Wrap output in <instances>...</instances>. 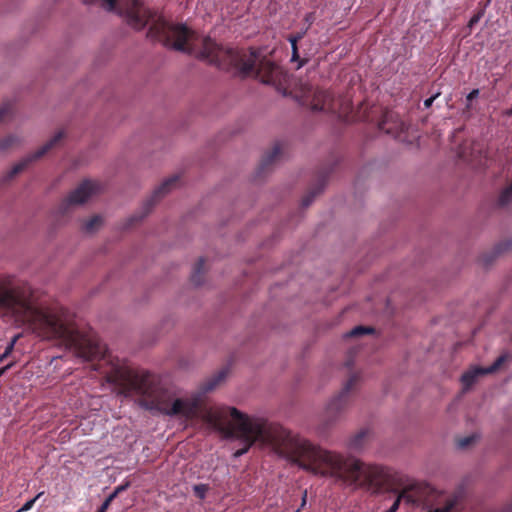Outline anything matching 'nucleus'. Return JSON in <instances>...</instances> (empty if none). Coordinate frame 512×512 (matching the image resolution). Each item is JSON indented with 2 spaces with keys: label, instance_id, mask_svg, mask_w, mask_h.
<instances>
[{
  "label": "nucleus",
  "instance_id": "f257e3e1",
  "mask_svg": "<svg viewBox=\"0 0 512 512\" xmlns=\"http://www.w3.org/2000/svg\"><path fill=\"white\" fill-rule=\"evenodd\" d=\"M227 376L222 369L205 380L199 391L187 398L173 399L172 394L160 387L153 375L138 373L126 366L115 365L107 374V381L116 385L124 396H139L141 404L149 410H157L168 416H182L187 420H202L224 438H237L244 443L234 452L238 458L257 442L269 446L279 456L297 464L314 475L335 477L353 483L359 482L373 494L383 491L396 492L404 476L386 466L366 464L358 459L345 458L341 454L324 450L309 440L292 434L279 424L262 418H252L235 407L207 408L203 397L214 390Z\"/></svg>",
  "mask_w": 512,
  "mask_h": 512
},
{
  "label": "nucleus",
  "instance_id": "f03ea898",
  "mask_svg": "<svg viewBox=\"0 0 512 512\" xmlns=\"http://www.w3.org/2000/svg\"><path fill=\"white\" fill-rule=\"evenodd\" d=\"M119 13L125 15L130 26L143 29L151 22L147 37L164 46L208 61L225 71L241 76H253L262 83L279 86L285 78L282 68L260 55L254 49L224 48L210 37H199L183 24H172L155 11L146 8L140 0H119Z\"/></svg>",
  "mask_w": 512,
  "mask_h": 512
},
{
  "label": "nucleus",
  "instance_id": "7ed1b4c3",
  "mask_svg": "<svg viewBox=\"0 0 512 512\" xmlns=\"http://www.w3.org/2000/svg\"><path fill=\"white\" fill-rule=\"evenodd\" d=\"M0 315L11 316L15 322L28 325L38 336L56 340L73 348L85 361L104 360L106 346L96 335L80 334L73 326L72 315L63 308H41L29 286L0 284Z\"/></svg>",
  "mask_w": 512,
  "mask_h": 512
},
{
  "label": "nucleus",
  "instance_id": "20e7f679",
  "mask_svg": "<svg viewBox=\"0 0 512 512\" xmlns=\"http://www.w3.org/2000/svg\"><path fill=\"white\" fill-rule=\"evenodd\" d=\"M379 112L382 114L381 119L378 121L379 130L385 132L386 134L395 135L402 129V122L396 113L390 110H382L378 107H371L368 111L367 105L365 103L360 104L359 110L357 112V118L362 121L373 122V114Z\"/></svg>",
  "mask_w": 512,
  "mask_h": 512
},
{
  "label": "nucleus",
  "instance_id": "39448f33",
  "mask_svg": "<svg viewBox=\"0 0 512 512\" xmlns=\"http://www.w3.org/2000/svg\"><path fill=\"white\" fill-rule=\"evenodd\" d=\"M359 381L360 375L358 373L352 374L344 384L341 392L329 402L326 414L330 421H333L349 405L351 394L356 390Z\"/></svg>",
  "mask_w": 512,
  "mask_h": 512
},
{
  "label": "nucleus",
  "instance_id": "423d86ee",
  "mask_svg": "<svg viewBox=\"0 0 512 512\" xmlns=\"http://www.w3.org/2000/svg\"><path fill=\"white\" fill-rule=\"evenodd\" d=\"M179 182V176L174 175L168 179H166L163 183H161L152 193L151 197L147 199L142 207V211L140 214H135L131 216L126 223V228L132 227L135 223L141 221L145 216L149 214L152 207L158 202L162 197H164L168 192L177 187Z\"/></svg>",
  "mask_w": 512,
  "mask_h": 512
},
{
  "label": "nucleus",
  "instance_id": "0eeeda50",
  "mask_svg": "<svg viewBox=\"0 0 512 512\" xmlns=\"http://www.w3.org/2000/svg\"><path fill=\"white\" fill-rule=\"evenodd\" d=\"M303 103L309 105L315 111L337 112L336 101L330 92L322 89L309 88L304 92Z\"/></svg>",
  "mask_w": 512,
  "mask_h": 512
},
{
  "label": "nucleus",
  "instance_id": "6e6552de",
  "mask_svg": "<svg viewBox=\"0 0 512 512\" xmlns=\"http://www.w3.org/2000/svg\"><path fill=\"white\" fill-rule=\"evenodd\" d=\"M100 185L98 182L85 180L79 186L73 190L67 198L61 203L59 209L62 214L67 213L68 208L71 205L83 204L93 194L98 192Z\"/></svg>",
  "mask_w": 512,
  "mask_h": 512
},
{
  "label": "nucleus",
  "instance_id": "1a4fd4ad",
  "mask_svg": "<svg viewBox=\"0 0 512 512\" xmlns=\"http://www.w3.org/2000/svg\"><path fill=\"white\" fill-rule=\"evenodd\" d=\"M63 137H64V133L62 131H59L58 133H56L48 142H46L37 151L28 155L22 161H20L16 165H14L12 167V169L10 171H8V173L6 175V179L7 180L12 179L17 174H19L21 171H23L31 162L44 156L49 150L54 148L63 139Z\"/></svg>",
  "mask_w": 512,
  "mask_h": 512
},
{
  "label": "nucleus",
  "instance_id": "9d476101",
  "mask_svg": "<svg viewBox=\"0 0 512 512\" xmlns=\"http://www.w3.org/2000/svg\"><path fill=\"white\" fill-rule=\"evenodd\" d=\"M505 360V356H500L494 361L492 365H490L487 368L476 367L466 371L461 377V382L464 388H470L475 383L479 376L490 374L497 371L503 365Z\"/></svg>",
  "mask_w": 512,
  "mask_h": 512
},
{
  "label": "nucleus",
  "instance_id": "9b49d317",
  "mask_svg": "<svg viewBox=\"0 0 512 512\" xmlns=\"http://www.w3.org/2000/svg\"><path fill=\"white\" fill-rule=\"evenodd\" d=\"M280 155H281V145L279 143H276L271 148V150H269L268 152H266L263 155L261 162L259 164V167H258V171H257L258 175L261 176L266 171H268L271 168V166L280 158Z\"/></svg>",
  "mask_w": 512,
  "mask_h": 512
},
{
  "label": "nucleus",
  "instance_id": "f8f14e48",
  "mask_svg": "<svg viewBox=\"0 0 512 512\" xmlns=\"http://www.w3.org/2000/svg\"><path fill=\"white\" fill-rule=\"evenodd\" d=\"M369 438L370 431L368 429H361L349 439L347 446L350 450L360 451L368 443Z\"/></svg>",
  "mask_w": 512,
  "mask_h": 512
},
{
  "label": "nucleus",
  "instance_id": "ddd939ff",
  "mask_svg": "<svg viewBox=\"0 0 512 512\" xmlns=\"http://www.w3.org/2000/svg\"><path fill=\"white\" fill-rule=\"evenodd\" d=\"M204 258H200L195 264L190 280L195 286H199L203 283L204 280Z\"/></svg>",
  "mask_w": 512,
  "mask_h": 512
},
{
  "label": "nucleus",
  "instance_id": "4468645a",
  "mask_svg": "<svg viewBox=\"0 0 512 512\" xmlns=\"http://www.w3.org/2000/svg\"><path fill=\"white\" fill-rule=\"evenodd\" d=\"M402 499H407V501L409 502H416V501H422L423 499L421 497H419L418 499L414 500L412 499L411 496L407 495V492L405 490L401 491L396 499L394 500L392 506L386 510L385 512H397V510L399 509V506H400V503H401V500Z\"/></svg>",
  "mask_w": 512,
  "mask_h": 512
},
{
  "label": "nucleus",
  "instance_id": "2eb2a0df",
  "mask_svg": "<svg viewBox=\"0 0 512 512\" xmlns=\"http://www.w3.org/2000/svg\"><path fill=\"white\" fill-rule=\"evenodd\" d=\"M323 189V184L321 183L317 187L311 189L304 197L302 198L301 205L303 208H307L315 199V197L321 193Z\"/></svg>",
  "mask_w": 512,
  "mask_h": 512
},
{
  "label": "nucleus",
  "instance_id": "dca6fc26",
  "mask_svg": "<svg viewBox=\"0 0 512 512\" xmlns=\"http://www.w3.org/2000/svg\"><path fill=\"white\" fill-rule=\"evenodd\" d=\"M102 223V219L100 216H93L92 218H90L89 220H87L85 223H84V230L86 232H94L96 229H98L100 227Z\"/></svg>",
  "mask_w": 512,
  "mask_h": 512
},
{
  "label": "nucleus",
  "instance_id": "f3484780",
  "mask_svg": "<svg viewBox=\"0 0 512 512\" xmlns=\"http://www.w3.org/2000/svg\"><path fill=\"white\" fill-rule=\"evenodd\" d=\"M13 112V103L11 101H6L0 107V122L6 121L9 119Z\"/></svg>",
  "mask_w": 512,
  "mask_h": 512
},
{
  "label": "nucleus",
  "instance_id": "a211bd4d",
  "mask_svg": "<svg viewBox=\"0 0 512 512\" xmlns=\"http://www.w3.org/2000/svg\"><path fill=\"white\" fill-rule=\"evenodd\" d=\"M512 201V187H506L499 195L498 205L504 207Z\"/></svg>",
  "mask_w": 512,
  "mask_h": 512
},
{
  "label": "nucleus",
  "instance_id": "6ab92c4d",
  "mask_svg": "<svg viewBox=\"0 0 512 512\" xmlns=\"http://www.w3.org/2000/svg\"><path fill=\"white\" fill-rule=\"evenodd\" d=\"M302 34L298 33L297 35H293V36H290L289 37V41L291 43V47H292V57H291V60L292 61H298L300 59L299 57V53H298V47H297V43L300 39H302Z\"/></svg>",
  "mask_w": 512,
  "mask_h": 512
},
{
  "label": "nucleus",
  "instance_id": "aec40b11",
  "mask_svg": "<svg viewBox=\"0 0 512 512\" xmlns=\"http://www.w3.org/2000/svg\"><path fill=\"white\" fill-rule=\"evenodd\" d=\"M372 333H374V329L371 327L356 326L346 334V337H357V336H361V335H365V334H372Z\"/></svg>",
  "mask_w": 512,
  "mask_h": 512
},
{
  "label": "nucleus",
  "instance_id": "412c9836",
  "mask_svg": "<svg viewBox=\"0 0 512 512\" xmlns=\"http://www.w3.org/2000/svg\"><path fill=\"white\" fill-rule=\"evenodd\" d=\"M18 143V138L14 135H9L0 141V150L5 151Z\"/></svg>",
  "mask_w": 512,
  "mask_h": 512
},
{
  "label": "nucleus",
  "instance_id": "4be33fe9",
  "mask_svg": "<svg viewBox=\"0 0 512 512\" xmlns=\"http://www.w3.org/2000/svg\"><path fill=\"white\" fill-rule=\"evenodd\" d=\"M209 490V486L207 484H197L194 485L193 491L197 498L203 500L206 497V494Z\"/></svg>",
  "mask_w": 512,
  "mask_h": 512
},
{
  "label": "nucleus",
  "instance_id": "5701e85b",
  "mask_svg": "<svg viewBox=\"0 0 512 512\" xmlns=\"http://www.w3.org/2000/svg\"><path fill=\"white\" fill-rule=\"evenodd\" d=\"M475 440H476L475 435L466 436V437L460 438L458 440L457 444H458L459 448L465 449V448L469 447L472 443H474Z\"/></svg>",
  "mask_w": 512,
  "mask_h": 512
},
{
  "label": "nucleus",
  "instance_id": "b1692460",
  "mask_svg": "<svg viewBox=\"0 0 512 512\" xmlns=\"http://www.w3.org/2000/svg\"><path fill=\"white\" fill-rule=\"evenodd\" d=\"M42 495H43V492L38 493L33 499L27 501L17 512L30 510L33 507L36 500L39 499L40 496H42Z\"/></svg>",
  "mask_w": 512,
  "mask_h": 512
},
{
  "label": "nucleus",
  "instance_id": "393cba45",
  "mask_svg": "<svg viewBox=\"0 0 512 512\" xmlns=\"http://www.w3.org/2000/svg\"><path fill=\"white\" fill-rule=\"evenodd\" d=\"M484 15V9L480 10L479 12H477L468 22V27L472 28L475 24H477L480 19L483 17Z\"/></svg>",
  "mask_w": 512,
  "mask_h": 512
},
{
  "label": "nucleus",
  "instance_id": "a878e982",
  "mask_svg": "<svg viewBox=\"0 0 512 512\" xmlns=\"http://www.w3.org/2000/svg\"><path fill=\"white\" fill-rule=\"evenodd\" d=\"M128 487V484H125V485H119L118 487L115 488V490L108 496V497H111V500L113 501L119 493L125 491Z\"/></svg>",
  "mask_w": 512,
  "mask_h": 512
},
{
  "label": "nucleus",
  "instance_id": "bb28decb",
  "mask_svg": "<svg viewBox=\"0 0 512 512\" xmlns=\"http://www.w3.org/2000/svg\"><path fill=\"white\" fill-rule=\"evenodd\" d=\"M112 503L111 497H107L96 512H106Z\"/></svg>",
  "mask_w": 512,
  "mask_h": 512
},
{
  "label": "nucleus",
  "instance_id": "cd10ccee",
  "mask_svg": "<svg viewBox=\"0 0 512 512\" xmlns=\"http://www.w3.org/2000/svg\"><path fill=\"white\" fill-rule=\"evenodd\" d=\"M18 338H19V335L15 336L12 339V341L8 344V346L6 347V349L4 351L5 355L8 356L13 351L14 345H15L16 341L18 340Z\"/></svg>",
  "mask_w": 512,
  "mask_h": 512
},
{
  "label": "nucleus",
  "instance_id": "c85d7f7f",
  "mask_svg": "<svg viewBox=\"0 0 512 512\" xmlns=\"http://www.w3.org/2000/svg\"><path fill=\"white\" fill-rule=\"evenodd\" d=\"M18 338H19V335L15 336L12 339V341L8 344V346L6 347V349L4 351L5 355L8 356L13 351L14 345H15L16 341L18 340Z\"/></svg>",
  "mask_w": 512,
  "mask_h": 512
},
{
  "label": "nucleus",
  "instance_id": "c756f323",
  "mask_svg": "<svg viewBox=\"0 0 512 512\" xmlns=\"http://www.w3.org/2000/svg\"><path fill=\"white\" fill-rule=\"evenodd\" d=\"M107 10L115 11L117 8V0H105Z\"/></svg>",
  "mask_w": 512,
  "mask_h": 512
},
{
  "label": "nucleus",
  "instance_id": "7c9ffc66",
  "mask_svg": "<svg viewBox=\"0 0 512 512\" xmlns=\"http://www.w3.org/2000/svg\"><path fill=\"white\" fill-rule=\"evenodd\" d=\"M439 96V93H436L435 95L431 96L430 98L426 99L424 101V106L425 108H429L431 107V105L433 104L434 100Z\"/></svg>",
  "mask_w": 512,
  "mask_h": 512
},
{
  "label": "nucleus",
  "instance_id": "2f4dec72",
  "mask_svg": "<svg viewBox=\"0 0 512 512\" xmlns=\"http://www.w3.org/2000/svg\"><path fill=\"white\" fill-rule=\"evenodd\" d=\"M479 95L478 89H473L468 95H467V101H472L475 98H477Z\"/></svg>",
  "mask_w": 512,
  "mask_h": 512
},
{
  "label": "nucleus",
  "instance_id": "473e14b6",
  "mask_svg": "<svg viewBox=\"0 0 512 512\" xmlns=\"http://www.w3.org/2000/svg\"><path fill=\"white\" fill-rule=\"evenodd\" d=\"M306 501H307V490H305V491L303 492V495H302V501H301V506H300V508H299L300 510H301L302 508H304V506L306 505Z\"/></svg>",
  "mask_w": 512,
  "mask_h": 512
},
{
  "label": "nucleus",
  "instance_id": "72a5a7b5",
  "mask_svg": "<svg viewBox=\"0 0 512 512\" xmlns=\"http://www.w3.org/2000/svg\"><path fill=\"white\" fill-rule=\"evenodd\" d=\"M13 363H10L2 368H0V377L6 373L8 369L12 367Z\"/></svg>",
  "mask_w": 512,
  "mask_h": 512
},
{
  "label": "nucleus",
  "instance_id": "f704fd0d",
  "mask_svg": "<svg viewBox=\"0 0 512 512\" xmlns=\"http://www.w3.org/2000/svg\"><path fill=\"white\" fill-rule=\"evenodd\" d=\"M424 489H425L426 491H428V492H431V493H432V492H434V489H433L430 485H428V484H425V485H424Z\"/></svg>",
  "mask_w": 512,
  "mask_h": 512
},
{
  "label": "nucleus",
  "instance_id": "c9c22d12",
  "mask_svg": "<svg viewBox=\"0 0 512 512\" xmlns=\"http://www.w3.org/2000/svg\"><path fill=\"white\" fill-rule=\"evenodd\" d=\"M7 357V355H5V353H3L2 355H0V363Z\"/></svg>",
  "mask_w": 512,
  "mask_h": 512
},
{
  "label": "nucleus",
  "instance_id": "e433bc0d",
  "mask_svg": "<svg viewBox=\"0 0 512 512\" xmlns=\"http://www.w3.org/2000/svg\"><path fill=\"white\" fill-rule=\"evenodd\" d=\"M507 116H512V108L506 111Z\"/></svg>",
  "mask_w": 512,
  "mask_h": 512
},
{
  "label": "nucleus",
  "instance_id": "4c0bfd02",
  "mask_svg": "<svg viewBox=\"0 0 512 512\" xmlns=\"http://www.w3.org/2000/svg\"><path fill=\"white\" fill-rule=\"evenodd\" d=\"M305 63H306V60H301V61L299 62V67L303 66Z\"/></svg>",
  "mask_w": 512,
  "mask_h": 512
},
{
  "label": "nucleus",
  "instance_id": "58836bf2",
  "mask_svg": "<svg viewBox=\"0 0 512 512\" xmlns=\"http://www.w3.org/2000/svg\"><path fill=\"white\" fill-rule=\"evenodd\" d=\"M351 365H352L351 360H348V361L346 362V366H347V367H350Z\"/></svg>",
  "mask_w": 512,
  "mask_h": 512
},
{
  "label": "nucleus",
  "instance_id": "ea45409f",
  "mask_svg": "<svg viewBox=\"0 0 512 512\" xmlns=\"http://www.w3.org/2000/svg\"><path fill=\"white\" fill-rule=\"evenodd\" d=\"M295 512H300V509L296 510Z\"/></svg>",
  "mask_w": 512,
  "mask_h": 512
},
{
  "label": "nucleus",
  "instance_id": "a19ab883",
  "mask_svg": "<svg viewBox=\"0 0 512 512\" xmlns=\"http://www.w3.org/2000/svg\"><path fill=\"white\" fill-rule=\"evenodd\" d=\"M509 186H511V187H512V183H511Z\"/></svg>",
  "mask_w": 512,
  "mask_h": 512
}]
</instances>
